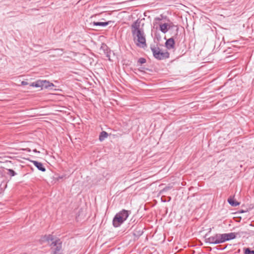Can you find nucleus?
I'll list each match as a JSON object with an SVG mask.
<instances>
[{
	"label": "nucleus",
	"instance_id": "6",
	"mask_svg": "<svg viewBox=\"0 0 254 254\" xmlns=\"http://www.w3.org/2000/svg\"><path fill=\"white\" fill-rule=\"evenodd\" d=\"M246 233L243 231L238 232H231L230 233H224L222 234L223 243L235 239L238 236L240 237L242 235Z\"/></svg>",
	"mask_w": 254,
	"mask_h": 254
},
{
	"label": "nucleus",
	"instance_id": "8",
	"mask_svg": "<svg viewBox=\"0 0 254 254\" xmlns=\"http://www.w3.org/2000/svg\"><path fill=\"white\" fill-rule=\"evenodd\" d=\"M166 48L170 50L174 49L175 47V41L173 38H170L167 40L165 43Z\"/></svg>",
	"mask_w": 254,
	"mask_h": 254
},
{
	"label": "nucleus",
	"instance_id": "21",
	"mask_svg": "<svg viewBox=\"0 0 254 254\" xmlns=\"http://www.w3.org/2000/svg\"><path fill=\"white\" fill-rule=\"evenodd\" d=\"M56 50H59V51H63V49H56Z\"/></svg>",
	"mask_w": 254,
	"mask_h": 254
},
{
	"label": "nucleus",
	"instance_id": "11",
	"mask_svg": "<svg viewBox=\"0 0 254 254\" xmlns=\"http://www.w3.org/2000/svg\"><path fill=\"white\" fill-rule=\"evenodd\" d=\"M113 22L112 21H108L107 22H95L94 21L92 23H91L93 26H106L108 25H109L110 23Z\"/></svg>",
	"mask_w": 254,
	"mask_h": 254
},
{
	"label": "nucleus",
	"instance_id": "20",
	"mask_svg": "<svg viewBox=\"0 0 254 254\" xmlns=\"http://www.w3.org/2000/svg\"><path fill=\"white\" fill-rule=\"evenodd\" d=\"M28 84V82L26 81H22L21 82V84L22 85H27Z\"/></svg>",
	"mask_w": 254,
	"mask_h": 254
},
{
	"label": "nucleus",
	"instance_id": "15",
	"mask_svg": "<svg viewBox=\"0 0 254 254\" xmlns=\"http://www.w3.org/2000/svg\"><path fill=\"white\" fill-rule=\"evenodd\" d=\"M108 136V134L105 131H102L99 135V139L100 141H103Z\"/></svg>",
	"mask_w": 254,
	"mask_h": 254
},
{
	"label": "nucleus",
	"instance_id": "12",
	"mask_svg": "<svg viewBox=\"0 0 254 254\" xmlns=\"http://www.w3.org/2000/svg\"><path fill=\"white\" fill-rule=\"evenodd\" d=\"M42 242H50L51 241L53 242L55 240L54 239V237L52 235H45L42 238Z\"/></svg>",
	"mask_w": 254,
	"mask_h": 254
},
{
	"label": "nucleus",
	"instance_id": "23",
	"mask_svg": "<svg viewBox=\"0 0 254 254\" xmlns=\"http://www.w3.org/2000/svg\"><path fill=\"white\" fill-rule=\"evenodd\" d=\"M23 254H26V253Z\"/></svg>",
	"mask_w": 254,
	"mask_h": 254
},
{
	"label": "nucleus",
	"instance_id": "19",
	"mask_svg": "<svg viewBox=\"0 0 254 254\" xmlns=\"http://www.w3.org/2000/svg\"><path fill=\"white\" fill-rule=\"evenodd\" d=\"M146 62V60L145 59H144L143 58H140L138 60L137 64L141 65L142 64L145 63Z\"/></svg>",
	"mask_w": 254,
	"mask_h": 254
},
{
	"label": "nucleus",
	"instance_id": "14",
	"mask_svg": "<svg viewBox=\"0 0 254 254\" xmlns=\"http://www.w3.org/2000/svg\"><path fill=\"white\" fill-rule=\"evenodd\" d=\"M228 203L232 206H237L240 204V203L235 201L233 197H230L228 199Z\"/></svg>",
	"mask_w": 254,
	"mask_h": 254
},
{
	"label": "nucleus",
	"instance_id": "18",
	"mask_svg": "<svg viewBox=\"0 0 254 254\" xmlns=\"http://www.w3.org/2000/svg\"><path fill=\"white\" fill-rule=\"evenodd\" d=\"M7 170V172H7V174L8 175H9L10 176H11V177L14 176L15 175H16V173L12 169H8Z\"/></svg>",
	"mask_w": 254,
	"mask_h": 254
},
{
	"label": "nucleus",
	"instance_id": "1",
	"mask_svg": "<svg viewBox=\"0 0 254 254\" xmlns=\"http://www.w3.org/2000/svg\"><path fill=\"white\" fill-rule=\"evenodd\" d=\"M140 22L134 21L131 26L133 41L137 47L144 48L147 47L145 35L142 29L140 28Z\"/></svg>",
	"mask_w": 254,
	"mask_h": 254
},
{
	"label": "nucleus",
	"instance_id": "5",
	"mask_svg": "<svg viewBox=\"0 0 254 254\" xmlns=\"http://www.w3.org/2000/svg\"><path fill=\"white\" fill-rule=\"evenodd\" d=\"M30 85L32 87H41L42 89L50 88L52 87L55 86L53 83L46 80H38L36 82L31 83Z\"/></svg>",
	"mask_w": 254,
	"mask_h": 254
},
{
	"label": "nucleus",
	"instance_id": "3",
	"mask_svg": "<svg viewBox=\"0 0 254 254\" xmlns=\"http://www.w3.org/2000/svg\"><path fill=\"white\" fill-rule=\"evenodd\" d=\"M207 234L205 235V242L210 244H219L223 243V237L222 234L217 233L208 238H206Z\"/></svg>",
	"mask_w": 254,
	"mask_h": 254
},
{
	"label": "nucleus",
	"instance_id": "13",
	"mask_svg": "<svg viewBox=\"0 0 254 254\" xmlns=\"http://www.w3.org/2000/svg\"><path fill=\"white\" fill-rule=\"evenodd\" d=\"M169 28V25L168 23H164L160 24V29L163 33H166Z\"/></svg>",
	"mask_w": 254,
	"mask_h": 254
},
{
	"label": "nucleus",
	"instance_id": "4",
	"mask_svg": "<svg viewBox=\"0 0 254 254\" xmlns=\"http://www.w3.org/2000/svg\"><path fill=\"white\" fill-rule=\"evenodd\" d=\"M52 254H62V242L59 239H56L50 244Z\"/></svg>",
	"mask_w": 254,
	"mask_h": 254
},
{
	"label": "nucleus",
	"instance_id": "9",
	"mask_svg": "<svg viewBox=\"0 0 254 254\" xmlns=\"http://www.w3.org/2000/svg\"><path fill=\"white\" fill-rule=\"evenodd\" d=\"M143 233V230L140 227H137L133 231V235L134 237L138 239Z\"/></svg>",
	"mask_w": 254,
	"mask_h": 254
},
{
	"label": "nucleus",
	"instance_id": "16",
	"mask_svg": "<svg viewBox=\"0 0 254 254\" xmlns=\"http://www.w3.org/2000/svg\"><path fill=\"white\" fill-rule=\"evenodd\" d=\"M150 49L151 50L153 56L155 53H159L161 51V50L157 46H155V45H151Z\"/></svg>",
	"mask_w": 254,
	"mask_h": 254
},
{
	"label": "nucleus",
	"instance_id": "2",
	"mask_svg": "<svg viewBox=\"0 0 254 254\" xmlns=\"http://www.w3.org/2000/svg\"><path fill=\"white\" fill-rule=\"evenodd\" d=\"M130 211L123 209L116 214L113 219V225L114 227H118L120 226L127 218Z\"/></svg>",
	"mask_w": 254,
	"mask_h": 254
},
{
	"label": "nucleus",
	"instance_id": "22",
	"mask_svg": "<svg viewBox=\"0 0 254 254\" xmlns=\"http://www.w3.org/2000/svg\"><path fill=\"white\" fill-rule=\"evenodd\" d=\"M245 212V211H244V210H242V211H241V212H241V213H243V212Z\"/></svg>",
	"mask_w": 254,
	"mask_h": 254
},
{
	"label": "nucleus",
	"instance_id": "17",
	"mask_svg": "<svg viewBox=\"0 0 254 254\" xmlns=\"http://www.w3.org/2000/svg\"><path fill=\"white\" fill-rule=\"evenodd\" d=\"M243 250L245 254H254V250H251L249 248H244Z\"/></svg>",
	"mask_w": 254,
	"mask_h": 254
},
{
	"label": "nucleus",
	"instance_id": "10",
	"mask_svg": "<svg viewBox=\"0 0 254 254\" xmlns=\"http://www.w3.org/2000/svg\"><path fill=\"white\" fill-rule=\"evenodd\" d=\"M32 162L34 165V166L37 168V169L41 171L42 172H45L46 171V169L42 163L38 162L37 161H32Z\"/></svg>",
	"mask_w": 254,
	"mask_h": 254
},
{
	"label": "nucleus",
	"instance_id": "7",
	"mask_svg": "<svg viewBox=\"0 0 254 254\" xmlns=\"http://www.w3.org/2000/svg\"><path fill=\"white\" fill-rule=\"evenodd\" d=\"M154 57L158 60H163L169 57V53L168 52H161L155 53L154 54Z\"/></svg>",
	"mask_w": 254,
	"mask_h": 254
}]
</instances>
